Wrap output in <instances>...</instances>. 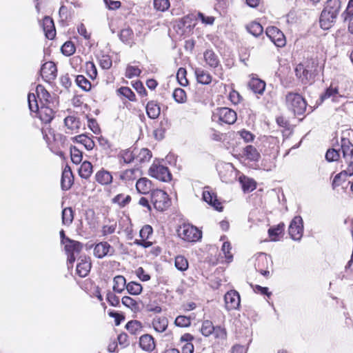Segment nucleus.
Returning <instances> with one entry per match:
<instances>
[{"instance_id": "obj_1", "label": "nucleus", "mask_w": 353, "mask_h": 353, "mask_svg": "<svg viewBox=\"0 0 353 353\" xmlns=\"http://www.w3.org/2000/svg\"><path fill=\"white\" fill-rule=\"evenodd\" d=\"M340 0H327L320 16V26L324 30L330 29L336 22L341 11Z\"/></svg>"}, {"instance_id": "obj_2", "label": "nucleus", "mask_w": 353, "mask_h": 353, "mask_svg": "<svg viewBox=\"0 0 353 353\" xmlns=\"http://www.w3.org/2000/svg\"><path fill=\"white\" fill-rule=\"evenodd\" d=\"M318 62L314 59H307L298 64L294 68L296 78L303 85L311 84L317 74Z\"/></svg>"}, {"instance_id": "obj_3", "label": "nucleus", "mask_w": 353, "mask_h": 353, "mask_svg": "<svg viewBox=\"0 0 353 353\" xmlns=\"http://www.w3.org/2000/svg\"><path fill=\"white\" fill-rule=\"evenodd\" d=\"M285 105L294 115H302L306 110L307 103L301 94L288 92L285 95Z\"/></svg>"}, {"instance_id": "obj_4", "label": "nucleus", "mask_w": 353, "mask_h": 353, "mask_svg": "<svg viewBox=\"0 0 353 353\" xmlns=\"http://www.w3.org/2000/svg\"><path fill=\"white\" fill-rule=\"evenodd\" d=\"M151 202L154 208L159 211L165 210L171 205L168 194L161 190H155L152 192Z\"/></svg>"}, {"instance_id": "obj_5", "label": "nucleus", "mask_w": 353, "mask_h": 353, "mask_svg": "<svg viewBox=\"0 0 353 353\" xmlns=\"http://www.w3.org/2000/svg\"><path fill=\"white\" fill-rule=\"evenodd\" d=\"M178 235L183 240L188 242H196L201 239L202 234L196 227L183 224L178 230Z\"/></svg>"}, {"instance_id": "obj_6", "label": "nucleus", "mask_w": 353, "mask_h": 353, "mask_svg": "<svg viewBox=\"0 0 353 353\" xmlns=\"http://www.w3.org/2000/svg\"><path fill=\"white\" fill-rule=\"evenodd\" d=\"M64 245V250L68 255L67 264L68 268H72L76 260V254H78L83 248V245L77 241L67 239Z\"/></svg>"}, {"instance_id": "obj_7", "label": "nucleus", "mask_w": 353, "mask_h": 353, "mask_svg": "<svg viewBox=\"0 0 353 353\" xmlns=\"http://www.w3.org/2000/svg\"><path fill=\"white\" fill-rule=\"evenodd\" d=\"M341 150L345 162L347 163L346 172L352 176L353 174V144L349 139L342 138L341 140Z\"/></svg>"}, {"instance_id": "obj_8", "label": "nucleus", "mask_w": 353, "mask_h": 353, "mask_svg": "<svg viewBox=\"0 0 353 353\" xmlns=\"http://www.w3.org/2000/svg\"><path fill=\"white\" fill-rule=\"evenodd\" d=\"M213 119H218L221 123L233 124L237 119L236 113L233 110L223 107L216 110L213 114Z\"/></svg>"}, {"instance_id": "obj_9", "label": "nucleus", "mask_w": 353, "mask_h": 353, "mask_svg": "<svg viewBox=\"0 0 353 353\" xmlns=\"http://www.w3.org/2000/svg\"><path fill=\"white\" fill-rule=\"evenodd\" d=\"M272 264V261L270 256L265 253H259L256 256L254 268L257 272H260L265 277H268L270 276L269 268Z\"/></svg>"}, {"instance_id": "obj_10", "label": "nucleus", "mask_w": 353, "mask_h": 353, "mask_svg": "<svg viewBox=\"0 0 353 353\" xmlns=\"http://www.w3.org/2000/svg\"><path fill=\"white\" fill-rule=\"evenodd\" d=\"M150 175L159 181L168 182L172 179V174L168 168L162 165L153 163L149 170Z\"/></svg>"}, {"instance_id": "obj_11", "label": "nucleus", "mask_w": 353, "mask_h": 353, "mask_svg": "<svg viewBox=\"0 0 353 353\" xmlns=\"http://www.w3.org/2000/svg\"><path fill=\"white\" fill-rule=\"evenodd\" d=\"M265 34L270 41L278 48L284 47L286 44V39L278 28L269 26L266 28Z\"/></svg>"}, {"instance_id": "obj_12", "label": "nucleus", "mask_w": 353, "mask_h": 353, "mask_svg": "<svg viewBox=\"0 0 353 353\" xmlns=\"http://www.w3.org/2000/svg\"><path fill=\"white\" fill-rule=\"evenodd\" d=\"M288 232L290 237L293 240H301L303 232V223L300 216H296L292 220L288 228Z\"/></svg>"}, {"instance_id": "obj_13", "label": "nucleus", "mask_w": 353, "mask_h": 353, "mask_svg": "<svg viewBox=\"0 0 353 353\" xmlns=\"http://www.w3.org/2000/svg\"><path fill=\"white\" fill-rule=\"evenodd\" d=\"M42 79L47 82H50L56 79L57 69L55 63L52 61H48L43 63L40 70Z\"/></svg>"}, {"instance_id": "obj_14", "label": "nucleus", "mask_w": 353, "mask_h": 353, "mask_svg": "<svg viewBox=\"0 0 353 353\" xmlns=\"http://www.w3.org/2000/svg\"><path fill=\"white\" fill-rule=\"evenodd\" d=\"M224 300L228 310H236L240 305V295L235 290L228 292L224 296Z\"/></svg>"}, {"instance_id": "obj_15", "label": "nucleus", "mask_w": 353, "mask_h": 353, "mask_svg": "<svg viewBox=\"0 0 353 353\" xmlns=\"http://www.w3.org/2000/svg\"><path fill=\"white\" fill-rule=\"evenodd\" d=\"M114 249L106 241L97 243L94 248V254L98 259L114 254Z\"/></svg>"}, {"instance_id": "obj_16", "label": "nucleus", "mask_w": 353, "mask_h": 353, "mask_svg": "<svg viewBox=\"0 0 353 353\" xmlns=\"http://www.w3.org/2000/svg\"><path fill=\"white\" fill-rule=\"evenodd\" d=\"M77 265V273L81 277L86 276L91 269V261L90 257L80 256Z\"/></svg>"}, {"instance_id": "obj_17", "label": "nucleus", "mask_w": 353, "mask_h": 353, "mask_svg": "<svg viewBox=\"0 0 353 353\" xmlns=\"http://www.w3.org/2000/svg\"><path fill=\"white\" fill-rule=\"evenodd\" d=\"M139 345L145 352H152L156 347L154 338L148 334H143L140 337Z\"/></svg>"}, {"instance_id": "obj_18", "label": "nucleus", "mask_w": 353, "mask_h": 353, "mask_svg": "<svg viewBox=\"0 0 353 353\" xmlns=\"http://www.w3.org/2000/svg\"><path fill=\"white\" fill-rule=\"evenodd\" d=\"M43 28L46 37L48 39H53L56 35V30L52 19L45 17L43 19Z\"/></svg>"}, {"instance_id": "obj_19", "label": "nucleus", "mask_w": 353, "mask_h": 353, "mask_svg": "<svg viewBox=\"0 0 353 353\" xmlns=\"http://www.w3.org/2000/svg\"><path fill=\"white\" fill-rule=\"evenodd\" d=\"M73 183V175L69 166H66L62 172L61 185L63 190H69Z\"/></svg>"}, {"instance_id": "obj_20", "label": "nucleus", "mask_w": 353, "mask_h": 353, "mask_svg": "<svg viewBox=\"0 0 353 353\" xmlns=\"http://www.w3.org/2000/svg\"><path fill=\"white\" fill-rule=\"evenodd\" d=\"M341 17L344 22L349 21L348 30L353 34V0H350L346 10L342 13Z\"/></svg>"}, {"instance_id": "obj_21", "label": "nucleus", "mask_w": 353, "mask_h": 353, "mask_svg": "<svg viewBox=\"0 0 353 353\" xmlns=\"http://www.w3.org/2000/svg\"><path fill=\"white\" fill-rule=\"evenodd\" d=\"M206 64L212 68H216L220 64L219 57L212 50H206L203 53Z\"/></svg>"}, {"instance_id": "obj_22", "label": "nucleus", "mask_w": 353, "mask_h": 353, "mask_svg": "<svg viewBox=\"0 0 353 353\" xmlns=\"http://www.w3.org/2000/svg\"><path fill=\"white\" fill-rule=\"evenodd\" d=\"M249 88L255 93L263 94L265 89V83L259 78H252L248 83Z\"/></svg>"}, {"instance_id": "obj_23", "label": "nucleus", "mask_w": 353, "mask_h": 353, "mask_svg": "<svg viewBox=\"0 0 353 353\" xmlns=\"http://www.w3.org/2000/svg\"><path fill=\"white\" fill-rule=\"evenodd\" d=\"M203 199L208 204L213 206L216 210L221 212L223 210L221 203L218 201L216 196L214 193L208 191H203Z\"/></svg>"}, {"instance_id": "obj_24", "label": "nucleus", "mask_w": 353, "mask_h": 353, "mask_svg": "<svg viewBox=\"0 0 353 353\" xmlns=\"http://www.w3.org/2000/svg\"><path fill=\"white\" fill-rule=\"evenodd\" d=\"M40 119L46 123H50L54 118L55 112L48 106L42 105L38 110Z\"/></svg>"}, {"instance_id": "obj_25", "label": "nucleus", "mask_w": 353, "mask_h": 353, "mask_svg": "<svg viewBox=\"0 0 353 353\" xmlns=\"http://www.w3.org/2000/svg\"><path fill=\"white\" fill-rule=\"evenodd\" d=\"M343 98V96L339 93V90L336 88H332L330 86L327 88L325 92L321 95V99L323 101L327 99H331L332 101L339 103L340 99Z\"/></svg>"}, {"instance_id": "obj_26", "label": "nucleus", "mask_w": 353, "mask_h": 353, "mask_svg": "<svg viewBox=\"0 0 353 353\" xmlns=\"http://www.w3.org/2000/svg\"><path fill=\"white\" fill-rule=\"evenodd\" d=\"M152 324L156 332L162 333L165 332L168 327V320L166 317L157 316L152 320Z\"/></svg>"}, {"instance_id": "obj_27", "label": "nucleus", "mask_w": 353, "mask_h": 353, "mask_svg": "<svg viewBox=\"0 0 353 353\" xmlns=\"http://www.w3.org/2000/svg\"><path fill=\"white\" fill-rule=\"evenodd\" d=\"M152 185V181L147 178H141L137 181L136 188L139 193L146 194L151 191Z\"/></svg>"}, {"instance_id": "obj_28", "label": "nucleus", "mask_w": 353, "mask_h": 353, "mask_svg": "<svg viewBox=\"0 0 353 353\" xmlns=\"http://www.w3.org/2000/svg\"><path fill=\"white\" fill-rule=\"evenodd\" d=\"M146 113L149 118L155 119L159 117L161 113V108L159 104L154 101H150L146 105Z\"/></svg>"}, {"instance_id": "obj_29", "label": "nucleus", "mask_w": 353, "mask_h": 353, "mask_svg": "<svg viewBox=\"0 0 353 353\" xmlns=\"http://www.w3.org/2000/svg\"><path fill=\"white\" fill-rule=\"evenodd\" d=\"M112 290L114 292L121 294L126 288V280L123 276L117 275L113 279Z\"/></svg>"}, {"instance_id": "obj_30", "label": "nucleus", "mask_w": 353, "mask_h": 353, "mask_svg": "<svg viewBox=\"0 0 353 353\" xmlns=\"http://www.w3.org/2000/svg\"><path fill=\"white\" fill-rule=\"evenodd\" d=\"M96 181L101 185H108L112 181L111 174L104 170L98 171L95 175Z\"/></svg>"}, {"instance_id": "obj_31", "label": "nucleus", "mask_w": 353, "mask_h": 353, "mask_svg": "<svg viewBox=\"0 0 353 353\" xmlns=\"http://www.w3.org/2000/svg\"><path fill=\"white\" fill-rule=\"evenodd\" d=\"M195 75L199 83L207 85L212 81V76L210 73L202 68L195 70Z\"/></svg>"}, {"instance_id": "obj_32", "label": "nucleus", "mask_w": 353, "mask_h": 353, "mask_svg": "<svg viewBox=\"0 0 353 353\" xmlns=\"http://www.w3.org/2000/svg\"><path fill=\"white\" fill-rule=\"evenodd\" d=\"M239 181L244 192H251L256 188L255 181L244 175L240 176Z\"/></svg>"}, {"instance_id": "obj_33", "label": "nucleus", "mask_w": 353, "mask_h": 353, "mask_svg": "<svg viewBox=\"0 0 353 353\" xmlns=\"http://www.w3.org/2000/svg\"><path fill=\"white\" fill-rule=\"evenodd\" d=\"M243 154L248 159L252 161H258L261 157L260 153L252 145H247L244 148Z\"/></svg>"}, {"instance_id": "obj_34", "label": "nucleus", "mask_w": 353, "mask_h": 353, "mask_svg": "<svg viewBox=\"0 0 353 353\" xmlns=\"http://www.w3.org/2000/svg\"><path fill=\"white\" fill-rule=\"evenodd\" d=\"M92 173V165L90 162L85 161L79 169V174L81 178L88 179Z\"/></svg>"}, {"instance_id": "obj_35", "label": "nucleus", "mask_w": 353, "mask_h": 353, "mask_svg": "<svg viewBox=\"0 0 353 353\" xmlns=\"http://www.w3.org/2000/svg\"><path fill=\"white\" fill-rule=\"evenodd\" d=\"M74 140L79 143L83 145V146L88 150H92L94 146V141L88 137L85 134H80L74 137Z\"/></svg>"}, {"instance_id": "obj_36", "label": "nucleus", "mask_w": 353, "mask_h": 353, "mask_svg": "<svg viewBox=\"0 0 353 353\" xmlns=\"http://www.w3.org/2000/svg\"><path fill=\"white\" fill-rule=\"evenodd\" d=\"M246 30L249 33L257 37L263 32L262 26L256 21H252L246 26Z\"/></svg>"}, {"instance_id": "obj_37", "label": "nucleus", "mask_w": 353, "mask_h": 353, "mask_svg": "<svg viewBox=\"0 0 353 353\" xmlns=\"http://www.w3.org/2000/svg\"><path fill=\"white\" fill-rule=\"evenodd\" d=\"M62 223L66 226L72 224L74 219V212L71 208H65L61 213Z\"/></svg>"}, {"instance_id": "obj_38", "label": "nucleus", "mask_w": 353, "mask_h": 353, "mask_svg": "<svg viewBox=\"0 0 353 353\" xmlns=\"http://www.w3.org/2000/svg\"><path fill=\"white\" fill-rule=\"evenodd\" d=\"M65 125L71 131L77 130L80 128V121L74 116H68L64 119Z\"/></svg>"}, {"instance_id": "obj_39", "label": "nucleus", "mask_w": 353, "mask_h": 353, "mask_svg": "<svg viewBox=\"0 0 353 353\" xmlns=\"http://www.w3.org/2000/svg\"><path fill=\"white\" fill-rule=\"evenodd\" d=\"M152 157V152L148 148H141L139 152L136 151V159L139 163L149 161Z\"/></svg>"}, {"instance_id": "obj_40", "label": "nucleus", "mask_w": 353, "mask_h": 353, "mask_svg": "<svg viewBox=\"0 0 353 353\" xmlns=\"http://www.w3.org/2000/svg\"><path fill=\"white\" fill-rule=\"evenodd\" d=\"M285 225L283 223H280L276 227H272L268 230L269 236L272 241H276L278 240V236L284 230Z\"/></svg>"}, {"instance_id": "obj_41", "label": "nucleus", "mask_w": 353, "mask_h": 353, "mask_svg": "<svg viewBox=\"0 0 353 353\" xmlns=\"http://www.w3.org/2000/svg\"><path fill=\"white\" fill-rule=\"evenodd\" d=\"M125 328L132 334H138L142 330L141 323L138 321H130L125 325Z\"/></svg>"}, {"instance_id": "obj_42", "label": "nucleus", "mask_w": 353, "mask_h": 353, "mask_svg": "<svg viewBox=\"0 0 353 353\" xmlns=\"http://www.w3.org/2000/svg\"><path fill=\"white\" fill-rule=\"evenodd\" d=\"M119 157L123 160L124 163H130L136 159V151L130 149L124 150L120 152Z\"/></svg>"}, {"instance_id": "obj_43", "label": "nucleus", "mask_w": 353, "mask_h": 353, "mask_svg": "<svg viewBox=\"0 0 353 353\" xmlns=\"http://www.w3.org/2000/svg\"><path fill=\"white\" fill-rule=\"evenodd\" d=\"M75 81L77 85L85 91H89L91 88V83L83 75H77Z\"/></svg>"}, {"instance_id": "obj_44", "label": "nucleus", "mask_w": 353, "mask_h": 353, "mask_svg": "<svg viewBox=\"0 0 353 353\" xmlns=\"http://www.w3.org/2000/svg\"><path fill=\"white\" fill-rule=\"evenodd\" d=\"M128 292L132 295H138L142 292V285L137 282L131 281L126 285Z\"/></svg>"}, {"instance_id": "obj_45", "label": "nucleus", "mask_w": 353, "mask_h": 353, "mask_svg": "<svg viewBox=\"0 0 353 353\" xmlns=\"http://www.w3.org/2000/svg\"><path fill=\"white\" fill-rule=\"evenodd\" d=\"M119 37L123 43H125L127 44H130L132 42L133 32L129 28H124V29L121 30L120 34H119Z\"/></svg>"}, {"instance_id": "obj_46", "label": "nucleus", "mask_w": 353, "mask_h": 353, "mask_svg": "<svg viewBox=\"0 0 353 353\" xmlns=\"http://www.w3.org/2000/svg\"><path fill=\"white\" fill-rule=\"evenodd\" d=\"M174 265L176 268L181 272L185 271L188 268V261L187 259L181 255L176 256Z\"/></svg>"}, {"instance_id": "obj_47", "label": "nucleus", "mask_w": 353, "mask_h": 353, "mask_svg": "<svg viewBox=\"0 0 353 353\" xmlns=\"http://www.w3.org/2000/svg\"><path fill=\"white\" fill-rule=\"evenodd\" d=\"M70 156L72 161L75 164H79L82 161V152L75 146L70 148Z\"/></svg>"}, {"instance_id": "obj_48", "label": "nucleus", "mask_w": 353, "mask_h": 353, "mask_svg": "<svg viewBox=\"0 0 353 353\" xmlns=\"http://www.w3.org/2000/svg\"><path fill=\"white\" fill-rule=\"evenodd\" d=\"M214 330L212 323L208 320L204 321L201 327V332L205 336H209Z\"/></svg>"}, {"instance_id": "obj_49", "label": "nucleus", "mask_w": 353, "mask_h": 353, "mask_svg": "<svg viewBox=\"0 0 353 353\" xmlns=\"http://www.w3.org/2000/svg\"><path fill=\"white\" fill-rule=\"evenodd\" d=\"M153 6L156 10L165 12L170 8V3L169 0H153Z\"/></svg>"}, {"instance_id": "obj_50", "label": "nucleus", "mask_w": 353, "mask_h": 353, "mask_svg": "<svg viewBox=\"0 0 353 353\" xmlns=\"http://www.w3.org/2000/svg\"><path fill=\"white\" fill-rule=\"evenodd\" d=\"M119 94L123 96L131 101L136 100V97L133 91L128 87H121L117 90Z\"/></svg>"}, {"instance_id": "obj_51", "label": "nucleus", "mask_w": 353, "mask_h": 353, "mask_svg": "<svg viewBox=\"0 0 353 353\" xmlns=\"http://www.w3.org/2000/svg\"><path fill=\"white\" fill-rule=\"evenodd\" d=\"M36 92L37 97L39 98L41 101L43 100L46 102L49 101L50 94L43 85H38L36 88Z\"/></svg>"}, {"instance_id": "obj_52", "label": "nucleus", "mask_w": 353, "mask_h": 353, "mask_svg": "<svg viewBox=\"0 0 353 353\" xmlns=\"http://www.w3.org/2000/svg\"><path fill=\"white\" fill-rule=\"evenodd\" d=\"M131 201L130 195H124L123 194H117L114 199L113 202L119 204L120 206L123 207Z\"/></svg>"}, {"instance_id": "obj_53", "label": "nucleus", "mask_w": 353, "mask_h": 353, "mask_svg": "<svg viewBox=\"0 0 353 353\" xmlns=\"http://www.w3.org/2000/svg\"><path fill=\"white\" fill-rule=\"evenodd\" d=\"M137 172V170L135 169H128L125 171H123L120 174V179L123 181H133L136 179L135 172Z\"/></svg>"}, {"instance_id": "obj_54", "label": "nucleus", "mask_w": 353, "mask_h": 353, "mask_svg": "<svg viewBox=\"0 0 353 353\" xmlns=\"http://www.w3.org/2000/svg\"><path fill=\"white\" fill-rule=\"evenodd\" d=\"M100 66L105 70L109 69L112 66V59L109 55L103 54L99 57Z\"/></svg>"}, {"instance_id": "obj_55", "label": "nucleus", "mask_w": 353, "mask_h": 353, "mask_svg": "<svg viewBox=\"0 0 353 353\" xmlns=\"http://www.w3.org/2000/svg\"><path fill=\"white\" fill-rule=\"evenodd\" d=\"M186 74H187V72L185 68H180L178 70V72L176 74V78H177L179 83L182 86H186L188 84V81L186 78Z\"/></svg>"}, {"instance_id": "obj_56", "label": "nucleus", "mask_w": 353, "mask_h": 353, "mask_svg": "<svg viewBox=\"0 0 353 353\" xmlns=\"http://www.w3.org/2000/svg\"><path fill=\"white\" fill-rule=\"evenodd\" d=\"M61 52L65 56H70L75 52L74 45L71 41H66L61 47Z\"/></svg>"}, {"instance_id": "obj_57", "label": "nucleus", "mask_w": 353, "mask_h": 353, "mask_svg": "<svg viewBox=\"0 0 353 353\" xmlns=\"http://www.w3.org/2000/svg\"><path fill=\"white\" fill-rule=\"evenodd\" d=\"M173 97L177 103H184L186 101L185 92L181 88H176L174 90Z\"/></svg>"}, {"instance_id": "obj_58", "label": "nucleus", "mask_w": 353, "mask_h": 353, "mask_svg": "<svg viewBox=\"0 0 353 353\" xmlns=\"http://www.w3.org/2000/svg\"><path fill=\"white\" fill-rule=\"evenodd\" d=\"M28 101L29 108L31 112H38L39 110V105L37 103L36 95L34 94H29L28 96Z\"/></svg>"}, {"instance_id": "obj_59", "label": "nucleus", "mask_w": 353, "mask_h": 353, "mask_svg": "<svg viewBox=\"0 0 353 353\" xmlns=\"http://www.w3.org/2000/svg\"><path fill=\"white\" fill-rule=\"evenodd\" d=\"M191 323V320L185 316H179L174 321V324L181 327H188Z\"/></svg>"}, {"instance_id": "obj_60", "label": "nucleus", "mask_w": 353, "mask_h": 353, "mask_svg": "<svg viewBox=\"0 0 353 353\" xmlns=\"http://www.w3.org/2000/svg\"><path fill=\"white\" fill-rule=\"evenodd\" d=\"M141 71L137 66L129 65L126 68L125 77L128 79H131L134 77H138L140 75Z\"/></svg>"}, {"instance_id": "obj_61", "label": "nucleus", "mask_w": 353, "mask_h": 353, "mask_svg": "<svg viewBox=\"0 0 353 353\" xmlns=\"http://www.w3.org/2000/svg\"><path fill=\"white\" fill-rule=\"evenodd\" d=\"M237 134L241 139L244 140L245 143L252 142L254 139L255 136L248 130H242L237 132Z\"/></svg>"}, {"instance_id": "obj_62", "label": "nucleus", "mask_w": 353, "mask_h": 353, "mask_svg": "<svg viewBox=\"0 0 353 353\" xmlns=\"http://www.w3.org/2000/svg\"><path fill=\"white\" fill-rule=\"evenodd\" d=\"M339 157V151L335 149H329L325 154V159L330 162L337 161Z\"/></svg>"}, {"instance_id": "obj_63", "label": "nucleus", "mask_w": 353, "mask_h": 353, "mask_svg": "<svg viewBox=\"0 0 353 353\" xmlns=\"http://www.w3.org/2000/svg\"><path fill=\"white\" fill-rule=\"evenodd\" d=\"M231 249V245L228 241L224 242L223 243L221 251L224 254L225 257L228 261V262H230L233 258L232 254L230 253Z\"/></svg>"}, {"instance_id": "obj_64", "label": "nucleus", "mask_w": 353, "mask_h": 353, "mask_svg": "<svg viewBox=\"0 0 353 353\" xmlns=\"http://www.w3.org/2000/svg\"><path fill=\"white\" fill-rule=\"evenodd\" d=\"M106 299L112 306L117 307L119 305V298L112 292H108L107 293Z\"/></svg>"}]
</instances>
